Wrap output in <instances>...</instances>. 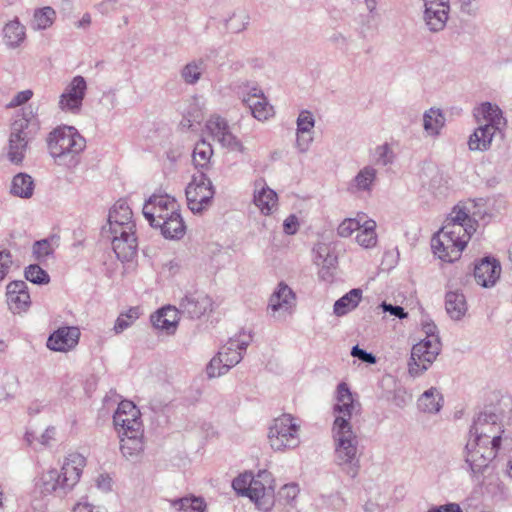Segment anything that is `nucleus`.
I'll return each instance as SVG.
<instances>
[{
	"label": "nucleus",
	"instance_id": "62",
	"mask_svg": "<svg viewBox=\"0 0 512 512\" xmlns=\"http://www.w3.org/2000/svg\"><path fill=\"white\" fill-rule=\"evenodd\" d=\"M298 219L295 215L288 216L283 223L284 232L288 235L295 234L297 232Z\"/></svg>",
	"mask_w": 512,
	"mask_h": 512
},
{
	"label": "nucleus",
	"instance_id": "48",
	"mask_svg": "<svg viewBox=\"0 0 512 512\" xmlns=\"http://www.w3.org/2000/svg\"><path fill=\"white\" fill-rule=\"evenodd\" d=\"M394 160V153L391 147L385 143L375 148L373 161L376 165L387 166Z\"/></svg>",
	"mask_w": 512,
	"mask_h": 512
},
{
	"label": "nucleus",
	"instance_id": "40",
	"mask_svg": "<svg viewBox=\"0 0 512 512\" xmlns=\"http://www.w3.org/2000/svg\"><path fill=\"white\" fill-rule=\"evenodd\" d=\"M213 156V149L210 143L205 140H201L196 143L193 153L192 162L196 169L200 171L207 170L211 164V158Z\"/></svg>",
	"mask_w": 512,
	"mask_h": 512
},
{
	"label": "nucleus",
	"instance_id": "46",
	"mask_svg": "<svg viewBox=\"0 0 512 512\" xmlns=\"http://www.w3.org/2000/svg\"><path fill=\"white\" fill-rule=\"evenodd\" d=\"M314 263L319 267L331 268L336 263V257L326 244H318L313 249Z\"/></svg>",
	"mask_w": 512,
	"mask_h": 512
},
{
	"label": "nucleus",
	"instance_id": "50",
	"mask_svg": "<svg viewBox=\"0 0 512 512\" xmlns=\"http://www.w3.org/2000/svg\"><path fill=\"white\" fill-rule=\"evenodd\" d=\"M137 318L138 311L136 308H131L127 313L120 314L115 321L114 332L116 334L122 333L125 329L130 327Z\"/></svg>",
	"mask_w": 512,
	"mask_h": 512
},
{
	"label": "nucleus",
	"instance_id": "42",
	"mask_svg": "<svg viewBox=\"0 0 512 512\" xmlns=\"http://www.w3.org/2000/svg\"><path fill=\"white\" fill-rule=\"evenodd\" d=\"M376 222L372 219L364 220L356 235V242L363 248H373L377 244Z\"/></svg>",
	"mask_w": 512,
	"mask_h": 512
},
{
	"label": "nucleus",
	"instance_id": "56",
	"mask_svg": "<svg viewBox=\"0 0 512 512\" xmlns=\"http://www.w3.org/2000/svg\"><path fill=\"white\" fill-rule=\"evenodd\" d=\"M313 142V136L312 132H298L297 131V138H296V147L300 153H306L311 143Z\"/></svg>",
	"mask_w": 512,
	"mask_h": 512
},
{
	"label": "nucleus",
	"instance_id": "34",
	"mask_svg": "<svg viewBox=\"0 0 512 512\" xmlns=\"http://www.w3.org/2000/svg\"><path fill=\"white\" fill-rule=\"evenodd\" d=\"M32 141L33 140L26 139L25 137L20 139L16 136H9L6 152L7 159L12 164H22L29 149V144Z\"/></svg>",
	"mask_w": 512,
	"mask_h": 512
},
{
	"label": "nucleus",
	"instance_id": "21",
	"mask_svg": "<svg viewBox=\"0 0 512 512\" xmlns=\"http://www.w3.org/2000/svg\"><path fill=\"white\" fill-rule=\"evenodd\" d=\"M250 341V335L240 333L238 336L230 338L227 343L221 347L219 353L228 370L236 366L242 360L243 353L246 351Z\"/></svg>",
	"mask_w": 512,
	"mask_h": 512
},
{
	"label": "nucleus",
	"instance_id": "59",
	"mask_svg": "<svg viewBox=\"0 0 512 512\" xmlns=\"http://www.w3.org/2000/svg\"><path fill=\"white\" fill-rule=\"evenodd\" d=\"M351 355L355 358H358L362 362L368 363V364H375L376 363V357L363 349H361L358 345L352 347Z\"/></svg>",
	"mask_w": 512,
	"mask_h": 512
},
{
	"label": "nucleus",
	"instance_id": "52",
	"mask_svg": "<svg viewBox=\"0 0 512 512\" xmlns=\"http://www.w3.org/2000/svg\"><path fill=\"white\" fill-rule=\"evenodd\" d=\"M53 241L54 239H43L34 243L33 254L37 260H44L49 255L53 254L55 249Z\"/></svg>",
	"mask_w": 512,
	"mask_h": 512
},
{
	"label": "nucleus",
	"instance_id": "20",
	"mask_svg": "<svg viewBox=\"0 0 512 512\" xmlns=\"http://www.w3.org/2000/svg\"><path fill=\"white\" fill-rule=\"evenodd\" d=\"M211 298L199 291L187 293L179 302L178 310L191 319H198L211 310Z\"/></svg>",
	"mask_w": 512,
	"mask_h": 512
},
{
	"label": "nucleus",
	"instance_id": "29",
	"mask_svg": "<svg viewBox=\"0 0 512 512\" xmlns=\"http://www.w3.org/2000/svg\"><path fill=\"white\" fill-rule=\"evenodd\" d=\"M128 222L135 224L132 209L125 199H120L109 210L107 224L103 227H120Z\"/></svg>",
	"mask_w": 512,
	"mask_h": 512
},
{
	"label": "nucleus",
	"instance_id": "17",
	"mask_svg": "<svg viewBox=\"0 0 512 512\" xmlns=\"http://www.w3.org/2000/svg\"><path fill=\"white\" fill-rule=\"evenodd\" d=\"M423 2V20L427 29L433 33L442 31L449 17V0H423Z\"/></svg>",
	"mask_w": 512,
	"mask_h": 512
},
{
	"label": "nucleus",
	"instance_id": "64",
	"mask_svg": "<svg viewBox=\"0 0 512 512\" xmlns=\"http://www.w3.org/2000/svg\"><path fill=\"white\" fill-rule=\"evenodd\" d=\"M427 512H462L460 506L456 503H448L445 505L434 506Z\"/></svg>",
	"mask_w": 512,
	"mask_h": 512
},
{
	"label": "nucleus",
	"instance_id": "23",
	"mask_svg": "<svg viewBox=\"0 0 512 512\" xmlns=\"http://www.w3.org/2000/svg\"><path fill=\"white\" fill-rule=\"evenodd\" d=\"M7 303L13 313L26 311L31 304L27 284L22 280L12 281L6 287Z\"/></svg>",
	"mask_w": 512,
	"mask_h": 512
},
{
	"label": "nucleus",
	"instance_id": "7",
	"mask_svg": "<svg viewBox=\"0 0 512 512\" xmlns=\"http://www.w3.org/2000/svg\"><path fill=\"white\" fill-rule=\"evenodd\" d=\"M503 432L499 416L494 412L484 411L474 419L470 429V438L499 449Z\"/></svg>",
	"mask_w": 512,
	"mask_h": 512
},
{
	"label": "nucleus",
	"instance_id": "13",
	"mask_svg": "<svg viewBox=\"0 0 512 512\" xmlns=\"http://www.w3.org/2000/svg\"><path fill=\"white\" fill-rule=\"evenodd\" d=\"M86 91L85 78L80 75L73 77L59 96V109L66 113L78 114L81 111Z\"/></svg>",
	"mask_w": 512,
	"mask_h": 512
},
{
	"label": "nucleus",
	"instance_id": "27",
	"mask_svg": "<svg viewBox=\"0 0 512 512\" xmlns=\"http://www.w3.org/2000/svg\"><path fill=\"white\" fill-rule=\"evenodd\" d=\"M2 37L7 48H19L26 40V27L15 17L3 26Z\"/></svg>",
	"mask_w": 512,
	"mask_h": 512
},
{
	"label": "nucleus",
	"instance_id": "22",
	"mask_svg": "<svg viewBox=\"0 0 512 512\" xmlns=\"http://www.w3.org/2000/svg\"><path fill=\"white\" fill-rule=\"evenodd\" d=\"M79 338V328L74 326L61 327L49 336L47 347L53 351L66 352L78 344Z\"/></svg>",
	"mask_w": 512,
	"mask_h": 512
},
{
	"label": "nucleus",
	"instance_id": "38",
	"mask_svg": "<svg viewBox=\"0 0 512 512\" xmlns=\"http://www.w3.org/2000/svg\"><path fill=\"white\" fill-rule=\"evenodd\" d=\"M362 299V290L355 288L339 298L333 307L334 314L337 316H344L354 310Z\"/></svg>",
	"mask_w": 512,
	"mask_h": 512
},
{
	"label": "nucleus",
	"instance_id": "32",
	"mask_svg": "<svg viewBox=\"0 0 512 512\" xmlns=\"http://www.w3.org/2000/svg\"><path fill=\"white\" fill-rule=\"evenodd\" d=\"M471 210L468 205L454 207L449 217L445 221V224H455L461 228H465L469 235H472L476 231L477 223L470 216Z\"/></svg>",
	"mask_w": 512,
	"mask_h": 512
},
{
	"label": "nucleus",
	"instance_id": "16",
	"mask_svg": "<svg viewBox=\"0 0 512 512\" xmlns=\"http://www.w3.org/2000/svg\"><path fill=\"white\" fill-rule=\"evenodd\" d=\"M207 130L222 147L245 153L246 148L242 142L230 131L227 121L220 116H212L206 123Z\"/></svg>",
	"mask_w": 512,
	"mask_h": 512
},
{
	"label": "nucleus",
	"instance_id": "33",
	"mask_svg": "<svg viewBox=\"0 0 512 512\" xmlns=\"http://www.w3.org/2000/svg\"><path fill=\"white\" fill-rule=\"evenodd\" d=\"M445 308L451 319H462L467 312V302L463 293L459 291L447 292L445 296Z\"/></svg>",
	"mask_w": 512,
	"mask_h": 512
},
{
	"label": "nucleus",
	"instance_id": "5",
	"mask_svg": "<svg viewBox=\"0 0 512 512\" xmlns=\"http://www.w3.org/2000/svg\"><path fill=\"white\" fill-rule=\"evenodd\" d=\"M300 421L291 414H282L275 418L268 431L270 447L278 451L293 450L300 443Z\"/></svg>",
	"mask_w": 512,
	"mask_h": 512
},
{
	"label": "nucleus",
	"instance_id": "37",
	"mask_svg": "<svg viewBox=\"0 0 512 512\" xmlns=\"http://www.w3.org/2000/svg\"><path fill=\"white\" fill-rule=\"evenodd\" d=\"M417 405L424 413H437L443 406V396L437 388L431 387L418 398Z\"/></svg>",
	"mask_w": 512,
	"mask_h": 512
},
{
	"label": "nucleus",
	"instance_id": "3",
	"mask_svg": "<svg viewBox=\"0 0 512 512\" xmlns=\"http://www.w3.org/2000/svg\"><path fill=\"white\" fill-rule=\"evenodd\" d=\"M86 458L77 452L68 454L61 470L50 469L43 472L37 482L41 494L65 497L79 482Z\"/></svg>",
	"mask_w": 512,
	"mask_h": 512
},
{
	"label": "nucleus",
	"instance_id": "15",
	"mask_svg": "<svg viewBox=\"0 0 512 512\" xmlns=\"http://www.w3.org/2000/svg\"><path fill=\"white\" fill-rule=\"evenodd\" d=\"M295 304L294 292L288 285L281 282L270 296L267 310L273 318L283 320L292 314Z\"/></svg>",
	"mask_w": 512,
	"mask_h": 512
},
{
	"label": "nucleus",
	"instance_id": "44",
	"mask_svg": "<svg viewBox=\"0 0 512 512\" xmlns=\"http://www.w3.org/2000/svg\"><path fill=\"white\" fill-rule=\"evenodd\" d=\"M206 70V63L203 59L193 60L187 63L181 70V77L186 84H196L203 72Z\"/></svg>",
	"mask_w": 512,
	"mask_h": 512
},
{
	"label": "nucleus",
	"instance_id": "47",
	"mask_svg": "<svg viewBox=\"0 0 512 512\" xmlns=\"http://www.w3.org/2000/svg\"><path fill=\"white\" fill-rule=\"evenodd\" d=\"M24 274L25 278L34 284L44 285L48 284L50 281L48 273L37 264L29 265L25 269Z\"/></svg>",
	"mask_w": 512,
	"mask_h": 512
},
{
	"label": "nucleus",
	"instance_id": "6",
	"mask_svg": "<svg viewBox=\"0 0 512 512\" xmlns=\"http://www.w3.org/2000/svg\"><path fill=\"white\" fill-rule=\"evenodd\" d=\"M136 225L129 222L120 227H102V236L111 241L112 249L122 262L130 261L137 253Z\"/></svg>",
	"mask_w": 512,
	"mask_h": 512
},
{
	"label": "nucleus",
	"instance_id": "25",
	"mask_svg": "<svg viewBox=\"0 0 512 512\" xmlns=\"http://www.w3.org/2000/svg\"><path fill=\"white\" fill-rule=\"evenodd\" d=\"M253 201L263 215H271L278 209L276 192L264 183L256 184Z\"/></svg>",
	"mask_w": 512,
	"mask_h": 512
},
{
	"label": "nucleus",
	"instance_id": "41",
	"mask_svg": "<svg viewBox=\"0 0 512 512\" xmlns=\"http://www.w3.org/2000/svg\"><path fill=\"white\" fill-rule=\"evenodd\" d=\"M445 125V117L441 110L430 108L423 115V128L427 135L438 136Z\"/></svg>",
	"mask_w": 512,
	"mask_h": 512
},
{
	"label": "nucleus",
	"instance_id": "35",
	"mask_svg": "<svg viewBox=\"0 0 512 512\" xmlns=\"http://www.w3.org/2000/svg\"><path fill=\"white\" fill-rule=\"evenodd\" d=\"M161 229V233L165 238L168 239H180L185 235V224L183 218L178 211L171 217L165 218L161 221L158 226Z\"/></svg>",
	"mask_w": 512,
	"mask_h": 512
},
{
	"label": "nucleus",
	"instance_id": "19",
	"mask_svg": "<svg viewBox=\"0 0 512 512\" xmlns=\"http://www.w3.org/2000/svg\"><path fill=\"white\" fill-rule=\"evenodd\" d=\"M243 103L249 108L253 117L259 121L268 120L274 115L273 106L269 104L263 91L257 86L248 87L243 94Z\"/></svg>",
	"mask_w": 512,
	"mask_h": 512
},
{
	"label": "nucleus",
	"instance_id": "1",
	"mask_svg": "<svg viewBox=\"0 0 512 512\" xmlns=\"http://www.w3.org/2000/svg\"><path fill=\"white\" fill-rule=\"evenodd\" d=\"M359 403L355 402L346 383L337 387V403L334 405L335 420L332 427L334 445V462L340 470L351 478H355L361 468L363 447L360 438L350 423L352 415L358 411Z\"/></svg>",
	"mask_w": 512,
	"mask_h": 512
},
{
	"label": "nucleus",
	"instance_id": "11",
	"mask_svg": "<svg viewBox=\"0 0 512 512\" xmlns=\"http://www.w3.org/2000/svg\"><path fill=\"white\" fill-rule=\"evenodd\" d=\"M179 211L177 201L169 195H152L143 206V215L152 227Z\"/></svg>",
	"mask_w": 512,
	"mask_h": 512
},
{
	"label": "nucleus",
	"instance_id": "31",
	"mask_svg": "<svg viewBox=\"0 0 512 512\" xmlns=\"http://www.w3.org/2000/svg\"><path fill=\"white\" fill-rule=\"evenodd\" d=\"M377 177V170L371 166H364L349 184V190L352 192H369Z\"/></svg>",
	"mask_w": 512,
	"mask_h": 512
},
{
	"label": "nucleus",
	"instance_id": "9",
	"mask_svg": "<svg viewBox=\"0 0 512 512\" xmlns=\"http://www.w3.org/2000/svg\"><path fill=\"white\" fill-rule=\"evenodd\" d=\"M441 350L439 338H425L415 344L408 363L409 373L416 377L426 371L435 361Z\"/></svg>",
	"mask_w": 512,
	"mask_h": 512
},
{
	"label": "nucleus",
	"instance_id": "63",
	"mask_svg": "<svg viewBox=\"0 0 512 512\" xmlns=\"http://www.w3.org/2000/svg\"><path fill=\"white\" fill-rule=\"evenodd\" d=\"M74 512H101V509L82 499L74 506Z\"/></svg>",
	"mask_w": 512,
	"mask_h": 512
},
{
	"label": "nucleus",
	"instance_id": "55",
	"mask_svg": "<svg viewBox=\"0 0 512 512\" xmlns=\"http://www.w3.org/2000/svg\"><path fill=\"white\" fill-rule=\"evenodd\" d=\"M249 23V16L245 13L234 14L227 22L228 28L235 33L246 29Z\"/></svg>",
	"mask_w": 512,
	"mask_h": 512
},
{
	"label": "nucleus",
	"instance_id": "58",
	"mask_svg": "<svg viewBox=\"0 0 512 512\" xmlns=\"http://www.w3.org/2000/svg\"><path fill=\"white\" fill-rule=\"evenodd\" d=\"M33 96V92L30 89L18 92L8 104L9 108H14L27 103Z\"/></svg>",
	"mask_w": 512,
	"mask_h": 512
},
{
	"label": "nucleus",
	"instance_id": "51",
	"mask_svg": "<svg viewBox=\"0 0 512 512\" xmlns=\"http://www.w3.org/2000/svg\"><path fill=\"white\" fill-rule=\"evenodd\" d=\"M228 371L229 370L225 367V363L219 352L210 360L206 367V373L209 378L219 377L226 374Z\"/></svg>",
	"mask_w": 512,
	"mask_h": 512
},
{
	"label": "nucleus",
	"instance_id": "49",
	"mask_svg": "<svg viewBox=\"0 0 512 512\" xmlns=\"http://www.w3.org/2000/svg\"><path fill=\"white\" fill-rule=\"evenodd\" d=\"M362 216H358V218H347L344 219L337 228V234L340 237H349L355 231L360 230L362 225Z\"/></svg>",
	"mask_w": 512,
	"mask_h": 512
},
{
	"label": "nucleus",
	"instance_id": "24",
	"mask_svg": "<svg viewBox=\"0 0 512 512\" xmlns=\"http://www.w3.org/2000/svg\"><path fill=\"white\" fill-rule=\"evenodd\" d=\"M501 266L496 259L486 257L482 259L474 268V277L476 282L482 287H491L499 279Z\"/></svg>",
	"mask_w": 512,
	"mask_h": 512
},
{
	"label": "nucleus",
	"instance_id": "30",
	"mask_svg": "<svg viewBox=\"0 0 512 512\" xmlns=\"http://www.w3.org/2000/svg\"><path fill=\"white\" fill-rule=\"evenodd\" d=\"M496 130L493 125L479 126L470 135L468 147L471 151H486L490 148Z\"/></svg>",
	"mask_w": 512,
	"mask_h": 512
},
{
	"label": "nucleus",
	"instance_id": "18",
	"mask_svg": "<svg viewBox=\"0 0 512 512\" xmlns=\"http://www.w3.org/2000/svg\"><path fill=\"white\" fill-rule=\"evenodd\" d=\"M40 130V122L31 107H26L17 113L10 125L9 136L34 140Z\"/></svg>",
	"mask_w": 512,
	"mask_h": 512
},
{
	"label": "nucleus",
	"instance_id": "57",
	"mask_svg": "<svg viewBox=\"0 0 512 512\" xmlns=\"http://www.w3.org/2000/svg\"><path fill=\"white\" fill-rule=\"evenodd\" d=\"M12 265V255L8 250L0 251V281L4 280Z\"/></svg>",
	"mask_w": 512,
	"mask_h": 512
},
{
	"label": "nucleus",
	"instance_id": "39",
	"mask_svg": "<svg viewBox=\"0 0 512 512\" xmlns=\"http://www.w3.org/2000/svg\"><path fill=\"white\" fill-rule=\"evenodd\" d=\"M56 17V11L50 6L37 8L33 12L30 27L34 31L46 30L54 24Z\"/></svg>",
	"mask_w": 512,
	"mask_h": 512
},
{
	"label": "nucleus",
	"instance_id": "2",
	"mask_svg": "<svg viewBox=\"0 0 512 512\" xmlns=\"http://www.w3.org/2000/svg\"><path fill=\"white\" fill-rule=\"evenodd\" d=\"M46 145L55 164L75 168L86 148V140L75 127L62 125L48 133Z\"/></svg>",
	"mask_w": 512,
	"mask_h": 512
},
{
	"label": "nucleus",
	"instance_id": "60",
	"mask_svg": "<svg viewBox=\"0 0 512 512\" xmlns=\"http://www.w3.org/2000/svg\"><path fill=\"white\" fill-rule=\"evenodd\" d=\"M298 493V486L293 483L284 485L279 492L280 497L286 499L288 502L294 500Z\"/></svg>",
	"mask_w": 512,
	"mask_h": 512
},
{
	"label": "nucleus",
	"instance_id": "14",
	"mask_svg": "<svg viewBox=\"0 0 512 512\" xmlns=\"http://www.w3.org/2000/svg\"><path fill=\"white\" fill-rule=\"evenodd\" d=\"M113 423L118 434H126L130 431L140 433L143 429L139 409L128 400L119 403L113 415Z\"/></svg>",
	"mask_w": 512,
	"mask_h": 512
},
{
	"label": "nucleus",
	"instance_id": "36",
	"mask_svg": "<svg viewBox=\"0 0 512 512\" xmlns=\"http://www.w3.org/2000/svg\"><path fill=\"white\" fill-rule=\"evenodd\" d=\"M34 188V180L29 174L18 173L12 179L10 193L22 199H29L33 196Z\"/></svg>",
	"mask_w": 512,
	"mask_h": 512
},
{
	"label": "nucleus",
	"instance_id": "12",
	"mask_svg": "<svg viewBox=\"0 0 512 512\" xmlns=\"http://www.w3.org/2000/svg\"><path fill=\"white\" fill-rule=\"evenodd\" d=\"M498 450L488 444L469 438L464 450L465 462L473 474L483 473L496 457Z\"/></svg>",
	"mask_w": 512,
	"mask_h": 512
},
{
	"label": "nucleus",
	"instance_id": "61",
	"mask_svg": "<svg viewBox=\"0 0 512 512\" xmlns=\"http://www.w3.org/2000/svg\"><path fill=\"white\" fill-rule=\"evenodd\" d=\"M380 307L384 312H389L391 315L404 319L408 316V313L404 311L401 306H395L386 302H382Z\"/></svg>",
	"mask_w": 512,
	"mask_h": 512
},
{
	"label": "nucleus",
	"instance_id": "4",
	"mask_svg": "<svg viewBox=\"0 0 512 512\" xmlns=\"http://www.w3.org/2000/svg\"><path fill=\"white\" fill-rule=\"evenodd\" d=\"M471 236L465 228L455 224H444L432 238L434 254L442 261L452 263L460 258Z\"/></svg>",
	"mask_w": 512,
	"mask_h": 512
},
{
	"label": "nucleus",
	"instance_id": "26",
	"mask_svg": "<svg viewBox=\"0 0 512 512\" xmlns=\"http://www.w3.org/2000/svg\"><path fill=\"white\" fill-rule=\"evenodd\" d=\"M143 432V429H141L140 433L130 431L126 434H118L120 438V450L126 459L135 460L144 451Z\"/></svg>",
	"mask_w": 512,
	"mask_h": 512
},
{
	"label": "nucleus",
	"instance_id": "53",
	"mask_svg": "<svg viewBox=\"0 0 512 512\" xmlns=\"http://www.w3.org/2000/svg\"><path fill=\"white\" fill-rule=\"evenodd\" d=\"M253 477L254 476L250 473H244L239 475L232 481V487L237 492V494H240L242 496L249 495Z\"/></svg>",
	"mask_w": 512,
	"mask_h": 512
},
{
	"label": "nucleus",
	"instance_id": "8",
	"mask_svg": "<svg viewBox=\"0 0 512 512\" xmlns=\"http://www.w3.org/2000/svg\"><path fill=\"white\" fill-rule=\"evenodd\" d=\"M185 194L189 209L193 213H202L211 206L215 190L211 180L200 171L192 176Z\"/></svg>",
	"mask_w": 512,
	"mask_h": 512
},
{
	"label": "nucleus",
	"instance_id": "54",
	"mask_svg": "<svg viewBox=\"0 0 512 512\" xmlns=\"http://www.w3.org/2000/svg\"><path fill=\"white\" fill-rule=\"evenodd\" d=\"M296 123L298 132L310 133L315 126V119L310 111L303 110L299 113Z\"/></svg>",
	"mask_w": 512,
	"mask_h": 512
},
{
	"label": "nucleus",
	"instance_id": "10",
	"mask_svg": "<svg viewBox=\"0 0 512 512\" xmlns=\"http://www.w3.org/2000/svg\"><path fill=\"white\" fill-rule=\"evenodd\" d=\"M248 497L259 510L263 512L271 510L274 505V486L270 472L262 470L253 477Z\"/></svg>",
	"mask_w": 512,
	"mask_h": 512
},
{
	"label": "nucleus",
	"instance_id": "28",
	"mask_svg": "<svg viewBox=\"0 0 512 512\" xmlns=\"http://www.w3.org/2000/svg\"><path fill=\"white\" fill-rule=\"evenodd\" d=\"M180 311L174 306H166L151 315V322L156 329L173 333L176 330Z\"/></svg>",
	"mask_w": 512,
	"mask_h": 512
},
{
	"label": "nucleus",
	"instance_id": "45",
	"mask_svg": "<svg viewBox=\"0 0 512 512\" xmlns=\"http://www.w3.org/2000/svg\"><path fill=\"white\" fill-rule=\"evenodd\" d=\"M478 111L488 121L486 125H493L495 130L498 129L502 122V111L497 105L485 102L481 104Z\"/></svg>",
	"mask_w": 512,
	"mask_h": 512
},
{
	"label": "nucleus",
	"instance_id": "43",
	"mask_svg": "<svg viewBox=\"0 0 512 512\" xmlns=\"http://www.w3.org/2000/svg\"><path fill=\"white\" fill-rule=\"evenodd\" d=\"M171 506L177 512H204L205 501L201 497L190 496L171 501Z\"/></svg>",
	"mask_w": 512,
	"mask_h": 512
}]
</instances>
